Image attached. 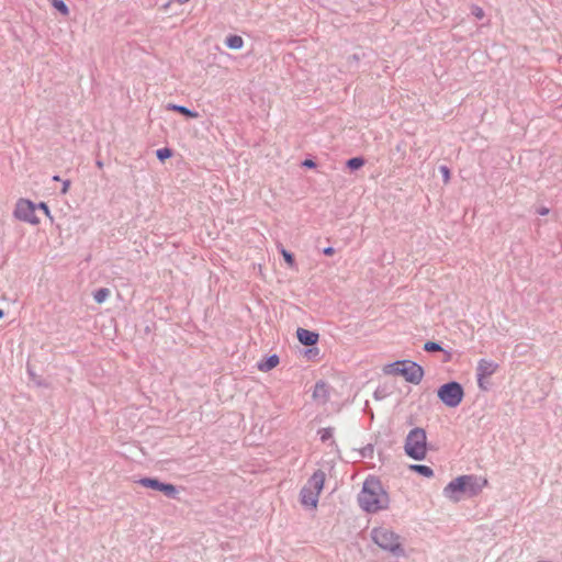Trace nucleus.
I'll use <instances>...</instances> for the list:
<instances>
[{
  "mask_svg": "<svg viewBox=\"0 0 562 562\" xmlns=\"http://www.w3.org/2000/svg\"><path fill=\"white\" fill-rule=\"evenodd\" d=\"M110 295V290L102 288L94 293V300L97 303H103Z\"/></svg>",
  "mask_w": 562,
  "mask_h": 562,
  "instance_id": "a211bd4d",
  "label": "nucleus"
},
{
  "mask_svg": "<svg viewBox=\"0 0 562 562\" xmlns=\"http://www.w3.org/2000/svg\"><path fill=\"white\" fill-rule=\"evenodd\" d=\"M303 166L308 167V168H314L316 165L313 160L306 159V160H304Z\"/></svg>",
  "mask_w": 562,
  "mask_h": 562,
  "instance_id": "bb28decb",
  "label": "nucleus"
},
{
  "mask_svg": "<svg viewBox=\"0 0 562 562\" xmlns=\"http://www.w3.org/2000/svg\"><path fill=\"white\" fill-rule=\"evenodd\" d=\"M296 336H297V339L301 344L305 345V346H313L315 345L317 341H318V334L315 333V331H311L308 329H305V328H299L296 330Z\"/></svg>",
  "mask_w": 562,
  "mask_h": 562,
  "instance_id": "9d476101",
  "label": "nucleus"
},
{
  "mask_svg": "<svg viewBox=\"0 0 562 562\" xmlns=\"http://www.w3.org/2000/svg\"><path fill=\"white\" fill-rule=\"evenodd\" d=\"M473 14L475 15V18L482 19L484 16V11L481 8L476 7L473 10Z\"/></svg>",
  "mask_w": 562,
  "mask_h": 562,
  "instance_id": "a878e982",
  "label": "nucleus"
},
{
  "mask_svg": "<svg viewBox=\"0 0 562 562\" xmlns=\"http://www.w3.org/2000/svg\"><path fill=\"white\" fill-rule=\"evenodd\" d=\"M363 165H364V160L361 157H353L347 161V166L351 170L360 169Z\"/></svg>",
  "mask_w": 562,
  "mask_h": 562,
  "instance_id": "dca6fc26",
  "label": "nucleus"
},
{
  "mask_svg": "<svg viewBox=\"0 0 562 562\" xmlns=\"http://www.w3.org/2000/svg\"><path fill=\"white\" fill-rule=\"evenodd\" d=\"M281 255H282L283 259L285 260V262L289 265V267L294 266V257L291 252H289L284 248H281Z\"/></svg>",
  "mask_w": 562,
  "mask_h": 562,
  "instance_id": "4be33fe9",
  "label": "nucleus"
},
{
  "mask_svg": "<svg viewBox=\"0 0 562 562\" xmlns=\"http://www.w3.org/2000/svg\"><path fill=\"white\" fill-rule=\"evenodd\" d=\"M498 364L492 360L481 359L477 363L476 374L479 386L483 390L486 387L483 385V381L490 378L492 374L496 372Z\"/></svg>",
  "mask_w": 562,
  "mask_h": 562,
  "instance_id": "1a4fd4ad",
  "label": "nucleus"
},
{
  "mask_svg": "<svg viewBox=\"0 0 562 562\" xmlns=\"http://www.w3.org/2000/svg\"><path fill=\"white\" fill-rule=\"evenodd\" d=\"M359 503L364 510L375 513L387 507L389 496L378 480L368 479L359 495Z\"/></svg>",
  "mask_w": 562,
  "mask_h": 562,
  "instance_id": "f03ea898",
  "label": "nucleus"
},
{
  "mask_svg": "<svg viewBox=\"0 0 562 562\" xmlns=\"http://www.w3.org/2000/svg\"><path fill=\"white\" fill-rule=\"evenodd\" d=\"M424 349L426 351H428V352H435V351H441L442 350L440 345L435 342V341H427V342H425Z\"/></svg>",
  "mask_w": 562,
  "mask_h": 562,
  "instance_id": "aec40b11",
  "label": "nucleus"
},
{
  "mask_svg": "<svg viewBox=\"0 0 562 562\" xmlns=\"http://www.w3.org/2000/svg\"><path fill=\"white\" fill-rule=\"evenodd\" d=\"M326 475L322 470H317L308 479L307 483L301 491V503L305 507L316 508L318 497L324 488Z\"/></svg>",
  "mask_w": 562,
  "mask_h": 562,
  "instance_id": "20e7f679",
  "label": "nucleus"
},
{
  "mask_svg": "<svg viewBox=\"0 0 562 562\" xmlns=\"http://www.w3.org/2000/svg\"><path fill=\"white\" fill-rule=\"evenodd\" d=\"M383 371L386 374L392 375H401L407 382L418 384L423 376L424 370L423 368L414 361L411 360H400L393 363H390L384 367Z\"/></svg>",
  "mask_w": 562,
  "mask_h": 562,
  "instance_id": "7ed1b4c3",
  "label": "nucleus"
},
{
  "mask_svg": "<svg viewBox=\"0 0 562 562\" xmlns=\"http://www.w3.org/2000/svg\"><path fill=\"white\" fill-rule=\"evenodd\" d=\"M538 214H539V215H541V216H544V215L549 214V209H548V207H546V206L540 207V209L538 210Z\"/></svg>",
  "mask_w": 562,
  "mask_h": 562,
  "instance_id": "cd10ccee",
  "label": "nucleus"
},
{
  "mask_svg": "<svg viewBox=\"0 0 562 562\" xmlns=\"http://www.w3.org/2000/svg\"><path fill=\"white\" fill-rule=\"evenodd\" d=\"M53 180H54V181H59L60 179H59V177H58V176H54V177H53Z\"/></svg>",
  "mask_w": 562,
  "mask_h": 562,
  "instance_id": "2f4dec72",
  "label": "nucleus"
},
{
  "mask_svg": "<svg viewBox=\"0 0 562 562\" xmlns=\"http://www.w3.org/2000/svg\"><path fill=\"white\" fill-rule=\"evenodd\" d=\"M53 7L58 10L63 15H68L69 10L63 0H50Z\"/></svg>",
  "mask_w": 562,
  "mask_h": 562,
  "instance_id": "f3484780",
  "label": "nucleus"
},
{
  "mask_svg": "<svg viewBox=\"0 0 562 562\" xmlns=\"http://www.w3.org/2000/svg\"><path fill=\"white\" fill-rule=\"evenodd\" d=\"M440 171L443 176L445 183H448L450 181V170L446 166L440 167Z\"/></svg>",
  "mask_w": 562,
  "mask_h": 562,
  "instance_id": "b1692460",
  "label": "nucleus"
},
{
  "mask_svg": "<svg viewBox=\"0 0 562 562\" xmlns=\"http://www.w3.org/2000/svg\"><path fill=\"white\" fill-rule=\"evenodd\" d=\"M160 492L166 494L167 496L173 497L176 495V487L172 484L161 483Z\"/></svg>",
  "mask_w": 562,
  "mask_h": 562,
  "instance_id": "6ab92c4d",
  "label": "nucleus"
},
{
  "mask_svg": "<svg viewBox=\"0 0 562 562\" xmlns=\"http://www.w3.org/2000/svg\"><path fill=\"white\" fill-rule=\"evenodd\" d=\"M371 538L381 549L397 552L401 551L400 536L387 527H376L371 532Z\"/></svg>",
  "mask_w": 562,
  "mask_h": 562,
  "instance_id": "423d86ee",
  "label": "nucleus"
},
{
  "mask_svg": "<svg viewBox=\"0 0 562 562\" xmlns=\"http://www.w3.org/2000/svg\"><path fill=\"white\" fill-rule=\"evenodd\" d=\"M279 364V358L278 356L273 355L269 357L267 360L261 361L258 363V369L262 372H267L272 370Z\"/></svg>",
  "mask_w": 562,
  "mask_h": 562,
  "instance_id": "9b49d317",
  "label": "nucleus"
},
{
  "mask_svg": "<svg viewBox=\"0 0 562 562\" xmlns=\"http://www.w3.org/2000/svg\"><path fill=\"white\" fill-rule=\"evenodd\" d=\"M334 252H335V249L333 247H327L324 249V254L326 256H331V255H334Z\"/></svg>",
  "mask_w": 562,
  "mask_h": 562,
  "instance_id": "c756f323",
  "label": "nucleus"
},
{
  "mask_svg": "<svg viewBox=\"0 0 562 562\" xmlns=\"http://www.w3.org/2000/svg\"><path fill=\"white\" fill-rule=\"evenodd\" d=\"M69 187H70V182H69L68 180H66V181L64 182V186H63L61 192H63L64 194H65V193H67V191H68Z\"/></svg>",
  "mask_w": 562,
  "mask_h": 562,
  "instance_id": "c85d7f7f",
  "label": "nucleus"
},
{
  "mask_svg": "<svg viewBox=\"0 0 562 562\" xmlns=\"http://www.w3.org/2000/svg\"><path fill=\"white\" fill-rule=\"evenodd\" d=\"M139 484L145 487L160 491L161 482H159L156 479L145 477V479L139 480Z\"/></svg>",
  "mask_w": 562,
  "mask_h": 562,
  "instance_id": "2eb2a0df",
  "label": "nucleus"
},
{
  "mask_svg": "<svg viewBox=\"0 0 562 562\" xmlns=\"http://www.w3.org/2000/svg\"><path fill=\"white\" fill-rule=\"evenodd\" d=\"M405 453L415 460H424L427 454V435L425 429H412L405 440Z\"/></svg>",
  "mask_w": 562,
  "mask_h": 562,
  "instance_id": "39448f33",
  "label": "nucleus"
},
{
  "mask_svg": "<svg viewBox=\"0 0 562 562\" xmlns=\"http://www.w3.org/2000/svg\"><path fill=\"white\" fill-rule=\"evenodd\" d=\"M156 155L158 159L164 161L165 159L170 158L172 156V153L169 148H160L156 151Z\"/></svg>",
  "mask_w": 562,
  "mask_h": 562,
  "instance_id": "412c9836",
  "label": "nucleus"
},
{
  "mask_svg": "<svg viewBox=\"0 0 562 562\" xmlns=\"http://www.w3.org/2000/svg\"><path fill=\"white\" fill-rule=\"evenodd\" d=\"M321 395L326 396V385L324 383H317L315 386L314 396L318 397Z\"/></svg>",
  "mask_w": 562,
  "mask_h": 562,
  "instance_id": "5701e85b",
  "label": "nucleus"
},
{
  "mask_svg": "<svg viewBox=\"0 0 562 562\" xmlns=\"http://www.w3.org/2000/svg\"><path fill=\"white\" fill-rule=\"evenodd\" d=\"M437 395L446 406L457 407L462 402L464 392L458 382H449L438 389Z\"/></svg>",
  "mask_w": 562,
  "mask_h": 562,
  "instance_id": "0eeeda50",
  "label": "nucleus"
},
{
  "mask_svg": "<svg viewBox=\"0 0 562 562\" xmlns=\"http://www.w3.org/2000/svg\"><path fill=\"white\" fill-rule=\"evenodd\" d=\"M409 470L417 472L425 477H431L434 475L432 469L428 465L412 464L409 465Z\"/></svg>",
  "mask_w": 562,
  "mask_h": 562,
  "instance_id": "ddd939ff",
  "label": "nucleus"
},
{
  "mask_svg": "<svg viewBox=\"0 0 562 562\" xmlns=\"http://www.w3.org/2000/svg\"><path fill=\"white\" fill-rule=\"evenodd\" d=\"M168 109L169 110H172V111H176L187 117H190V119H196L199 116V114L196 112H193L191 110H189L188 108L186 106H182V105H177V104H169L168 105Z\"/></svg>",
  "mask_w": 562,
  "mask_h": 562,
  "instance_id": "f8f14e48",
  "label": "nucleus"
},
{
  "mask_svg": "<svg viewBox=\"0 0 562 562\" xmlns=\"http://www.w3.org/2000/svg\"><path fill=\"white\" fill-rule=\"evenodd\" d=\"M37 207H38V209H41V210H43V212L45 213V215H46L47 217H52V215H50V211H49V209H48V206H47V204H46V203L41 202V203L37 205Z\"/></svg>",
  "mask_w": 562,
  "mask_h": 562,
  "instance_id": "393cba45",
  "label": "nucleus"
},
{
  "mask_svg": "<svg viewBox=\"0 0 562 562\" xmlns=\"http://www.w3.org/2000/svg\"><path fill=\"white\" fill-rule=\"evenodd\" d=\"M2 317H3V311L0 310V318H2Z\"/></svg>",
  "mask_w": 562,
  "mask_h": 562,
  "instance_id": "473e14b6",
  "label": "nucleus"
},
{
  "mask_svg": "<svg viewBox=\"0 0 562 562\" xmlns=\"http://www.w3.org/2000/svg\"><path fill=\"white\" fill-rule=\"evenodd\" d=\"M487 479L475 475H461L452 480L445 488L443 494L452 502H458L463 495L474 496L486 485Z\"/></svg>",
  "mask_w": 562,
  "mask_h": 562,
  "instance_id": "f257e3e1",
  "label": "nucleus"
},
{
  "mask_svg": "<svg viewBox=\"0 0 562 562\" xmlns=\"http://www.w3.org/2000/svg\"><path fill=\"white\" fill-rule=\"evenodd\" d=\"M226 45L232 49H239L244 45V40L238 35H231L226 38Z\"/></svg>",
  "mask_w": 562,
  "mask_h": 562,
  "instance_id": "4468645a",
  "label": "nucleus"
},
{
  "mask_svg": "<svg viewBox=\"0 0 562 562\" xmlns=\"http://www.w3.org/2000/svg\"><path fill=\"white\" fill-rule=\"evenodd\" d=\"M450 358H451L450 352H447V351H446V360H447V361H449V360H450Z\"/></svg>",
  "mask_w": 562,
  "mask_h": 562,
  "instance_id": "7c9ffc66",
  "label": "nucleus"
},
{
  "mask_svg": "<svg viewBox=\"0 0 562 562\" xmlns=\"http://www.w3.org/2000/svg\"><path fill=\"white\" fill-rule=\"evenodd\" d=\"M37 205L29 199H19L14 207V217L32 225H37L40 218L36 215Z\"/></svg>",
  "mask_w": 562,
  "mask_h": 562,
  "instance_id": "6e6552de",
  "label": "nucleus"
}]
</instances>
